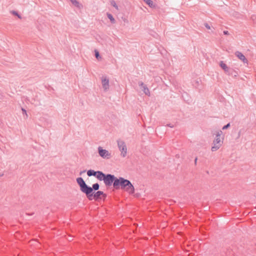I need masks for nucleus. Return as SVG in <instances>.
<instances>
[{"label":"nucleus","mask_w":256,"mask_h":256,"mask_svg":"<svg viewBox=\"0 0 256 256\" xmlns=\"http://www.w3.org/2000/svg\"><path fill=\"white\" fill-rule=\"evenodd\" d=\"M220 66L221 68L224 70V71L227 74L228 71L230 70V68H228L227 65L223 61H220Z\"/></svg>","instance_id":"11"},{"label":"nucleus","mask_w":256,"mask_h":256,"mask_svg":"<svg viewBox=\"0 0 256 256\" xmlns=\"http://www.w3.org/2000/svg\"><path fill=\"white\" fill-rule=\"evenodd\" d=\"M150 7L154 8L155 6L152 0H143Z\"/></svg>","instance_id":"15"},{"label":"nucleus","mask_w":256,"mask_h":256,"mask_svg":"<svg viewBox=\"0 0 256 256\" xmlns=\"http://www.w3.org/2000/svg\"><path fill=\"white\" fill-rule=\"evenodd\" d=\"M196 161H197V158H195V160H194L195 164H196Z\"/></svg>","instance_id":"29"},{"label":"nucleus","mask_w":256,"mask_h":256,"mask_svg":"<svg viewBox=\"0 0 256 256\" xmlns=\"http://www.w3.org/2000/svg\"><path fill=\"white\" fill-rule=\"evenodd\" d=\"M222 134V130H219L218 132L216 134V138L215 140H214L213 142H214L216 144H219L221 145L220 140V136Z\"/></svg>","instance_id":"12"},{"label":"nucleus","mask_w":256,"mask_h":256,"mask_svg":"<svg viewBox=\"0 0 256 256\" xmlns=\"http://www.w3.org/2000/svg\"><path fill=\"white\" fill-rule=\"evenodd\" d=\"M97 171H95L93 170H89L87 171V175L88 176H94L96 177Z\"/></svg>","instance_id":"13"},{"label":"nucleus","mask_w":256,"mask_h":256,"mask_svg":"<svg viewBox=\"0 0 256 256\" xmlns=\"http://www.w3.org/2000/svg\"><path fill=\"white\" fill-rule=\"evenodd\" d=\"M70 0L72 4L75 6H76L77 8L80 7L79 2L78 1H77L76 0Z\"/></svg>","instance_id":"19"},{"label":"nucleus","mask_w":256,"mask_h":256,"mask_svg":"<svg viewBox=\"0 0 256 256\" xmlns=\"http://www.w3.org/2000/svg\"><path fill=\"white\" fill-rule=\"evenodd\" d=\"M107 16L112 24H114L116 22L115 19L112 14L108 13Z\"/></svg>","instance_id":"17"},{"label":"nucleus","mask_w":256,"mask_h":256,"mask_svg":"<svg viewBox=\"0 0 256 256\" xmlns=\"http://www.w3.org/2000/svg\"><path fill=\"white\" fill-rule=\"evenodd\" d=\"M96 173L97 174H96V178L99 180L104 181V178L106 174H104L100 170H98Z\"/></svg>","instance_id":"10"},{"label":"nucleus","mask_w":256,"mask_h":256,"mask_svg":"<svg viewBox=\"0 0 256 256\" xmlns=\"http://www.w3.org/2000/svg\"><path fill=\"white\" fill-rule=\"evenodd\" d=\"M102 84L103 88L106 90L109 88V80L106 76H102Z\"/></svg>","instance_id":"8"},{"label":"nucleus","mask_w":256,"mask_h":256,"mask_svg":"<svg viewBox=\"0 0 256 256\" xmlns=\"http://www.w3.org/2000/svg\"><path fill=\"white\" fill-rule=\"evenodd\" d=\"M95 52V56L96 58L98 59V60H99L100 58H101L100 56V54H99V52L96 50H95L94 51Z\"/></svg>","instance_id":"20"},{"label":"nucleus","mask_w":256,"mask_h":256,"mask_svg":"<svg viewBox=\"0 0 256 256\" xmlns=\"http://www.w3.org/2000/svg\"><path fill=\"white\" fill-rule=\"evenodd\" d=\"M236 56L244 63H248V60L246 58L245 56L241 52L238 51H236L235 52Z\"/></svg>","instance_id":"9"},{"label":"nucleus","mask_w":256,"mask_h":256,"mask_svg":"<svg viewBox=\"0 0 256 256\" xmlns=\"http://www.w3.org/2000/svg\"><path fill=\"white\" fill-rule=\"evenodd\" d=\"M86 172V170H84L83 172H80V174H82V172Z\"/></svg>","instance_id":"30"},{"label":"nucleus","mask_w":256,"mask_h":256,"mask_svg":"<svg viewBox=\"0 0 256 256\" xmlns=\"http://www.w3.org/2000/svg\"><path fill=\"white\" fill-rule=\"evenodd\" d=\"M220 145L219 144H216L213 142V146H212L211 150L212 152L216 151L220 148Z\"/></svg>","instance_id":"16"},{"label":"nucleus","mask_w":256,"mask_h":256,"mask_svg":"<svg viewBox=\"0 0 256 256\" xmlns=\"http://www.w3.org/2000/svg\"><path fill=\"white\" fill-rule=\"evenodd\" d=\"M102 196L104 198H106V194L104 193L102 191L98 190L96 192H93L92 196V200H98L102 198Z\"/></svg>","instance_id":"6"},{"label":"nucleus","mask_w":256,"mask_h":256,"mask_svg":"<svg viewBox=\"0 0 256 256\" xmlns=\"http://www.w3.org/2000/svg\"><path fill=\"white\" fill-rule=\"evenodd\" d=\"M167 126L170 127V128H174V125L171 124H166Z\"/></svg>","instance_id":"26"},{"label":"nucleus","mask_w":256,"mask_h":256,"mask_svg":"<svg viewBox=\"0 0 256 256\" xmlns=\"http://www.w3.org/2000/svg\"><path fill=\"white\" fill-rule=\"evenodd\" d=\"M116 189L121 188L126 190L130 194H133L134 192V188L131 182L122 177H119L116 182Z\"/></svg>","instance_id":"1"},{"label":"nucleus","mask_w":256,"mask_h":256,"mask_svg":"<svg viewBox=\"0 0 256 256\" xmlns=\"http://www.w3.org/2000/svg\"><path fill=\"white\" fill-rule=\"evenodd\" d=\"M223 33L224 35H228L229 34V32L228 30H224Z\"/></svg>","instance_id":"25"},{"label":"nucleus","mask_w":256,"mask_h":256,"mask_svg":"<svg viewBox=\"0 0 256 256\" xmlns=\"http://www.w3.org/2000/svg\"><path fill=\"white\" fill-rule=\"evenodd\" d=\"M204 26H205V27H206V28H208V30L210 28V26H209V24H207V23H205V24H204Z\"/></svg>","instance_id":"24"},{"label":"nucleus","mask_w":256,"mask_h":256,"mask_svg":"<svg viewBox=\"0 0 256 256\" xmlns=\"http://www.w3.org/2000/svg\"><path fill=\"white\" fill-rule=\"evenodd\" d=\"M138 86L140 87L143 92L147 96H150V92L147 86L144 84L142 82H139Z\"/></svg>","instance_id":"7"},{"label":"nucleus","mask_w":256,"mask_h":256,"mask_svg":"<svg viewBox=\"0 0 256 256\" xmlns=\"http://www.w3.org/2000/svg\"><path fill=\"white\" fill-rule=\"evenodd\" d=\"M98 152L99 155L103 158L108 159L110 158V154L108 151L103 149L101 146H98Z\"/></svg>","instance_id":"5"},{"label":"nucleus","mask_w":256,"mask_h":256,"mask_svg":"<svg viewBox=\"0 0 256 256\" xmlns=\"http://www.w3.org/2000/svg\"><path fill=\"white\" fill-rule=\"evenodd\" d=\"M227 74L232 76L236 77L238 75V72L237 71L230 68V70L228 71Z\"/></svg>","instance_id":"14"},{"label":"nucleus","mask_w":256,"mask_h":256,"mask_svg":"<svg viewBox=\"0 0 256 256\" xmlns=\"http://www.w3.org/2000/svg\"><path fill=\"white\" fill-rule=\"evenodd\" d=\"M230 126V123H228L226 125L222 127V130H226V129L228 128Z\"/></svg>","instance_id":"22"},{"label":"nucleus","mask_w":256,"mask_h":256,"mask_svg":"<svg viewBox=\"0 0 256 256\" xmlns=\"http://www.w3.org/2000/svg\"><path fill=\"white\" fill-rule=\"evenodd\" d=\"M81 191L84 192L88 200H92V188L87 185L84 180L81 178Z\"/></svg>","instance_id":"2"},{"label":"nucleus","mask_w":256,"mask_h":256,"mask_svg":"<svg viewBox=\"0 0 256 256\" xmlns=\"http://www.w3.org/2000/svg\"><path fill=\"white\" fill-rule=\"evenodd\" d=\"M13 14H15V15L18 16V18H20V16L18 14V12H17L14 11V12H13Z\"/></svg>","instance_id":"27"},{"label":"nucleus","mask_w":256,"mask_h":256,"mask_svg":"<svg viewBox=\"0 0 256 256\" xmlns=\"http://www.w3.org/2000/svg\"><path fill=\"white\" fill-rule=\"evenodd\" d=\"M110 4L112 6L114 7L116 9H118V6L116 4V2H115V1L114 0H112L111 2H110Z\"/></svg>","instance_id":"21"},{"label":"nucleus","mask_w":256,"mask_h":256,"mask_svg":"<svg viewBox=\"0 0 256 256\" xmlns=\"http://www.w3.org/2000/svg\"><path fill=\"white\" fill-rule=\"evenodd\" d=\"M104 178V182L106 186H110L112 184L114 188H116L115 183H116V182L118 180V178L116 177L114 175L109 174H106Z\"/></svg>","instance_id":"3"},{"label":"nucleus","mask_w":256,"mask_h":256,"mask_svg":"<svg viewBox=\"0 0 256 256\" xmlns=\"http://www.w3.org/2000/svg\"><path fill=\"white\" fill-rule=\"evenodd\" d=\"M22 110L23 112V114H25L26 115H27L26 112V110H24V108H22Z\"/></svg>","instance_id":"28"},{"label":"nucleus","mask_w":256,"mask_h":256,"mask_svg":"<svg viewBox=\"0 0 256 256\" xmlns=\"http://www.w3.org/2000/svg\"><path fill=\"white\" fill-rule=\"evenodd\" d=\"M116 142L118 150L120 152L121 156L125 158L128 152L127 147L125 142L120 139H118L116 140Z\"/></svg>","instance_id":"4"},{"label":"nucleus","mask_w":256,"mask_h":256,"mask_svg":"<svg viewBox=\"0 0 256 256\" xmlns=\"http://www.w3.org/2000/svg\"><path fill=\"white\" fill-rule=\"evenodd\" d=\"M76 182H77L78 184L80 186V177H78L76 178Z\"/></svg>","instance_id":"23"},{"label":"nucleus","mask_w":256,"mask_h":256,"mask_svg":"<svg viewBox=\"0 0 256 256\" xmlns=\"http://www.w3.org/2000/svg\"><path fill=\"white\" fill-rule=\"evenodd\" d=\"M92 191L98 190L100 188V184L98 183H95L92 184Z\"/></svg>","instance_id":"18"}]
</instances>
